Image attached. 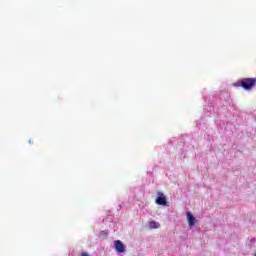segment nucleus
Wrapping results in <instances>:
<instances>
[{
    "mask_svg": "<svg viewBox=\"0 0 256 256\" xmlns=\"http://www.w3.org/2000/svg\"><path fill=\"white\" fill-rule=\"evenodd\" d=\"M256 86V78H244L240 82V87H243L246 91L253 89Z\"/></svg>",
    "mask_w": 256,
    "mask_h": 256,
    "instance_id": "nucleus-1",
    "label": "nucleus"
},
{
    "mask_svg": "<svg viewBox=\"0 0 256 256\" xmlns=\"http://www.w3.org/2000/svg\"><path fill=\"white\" fill-rule=\"evenodd\" d=\"M114 249L117 253H125V244L121 240L114 241Z\"/></svg>",
    "mask_w": 256,
    "mask_h": 256,
    "instance_id": "nucleus-2",
    "label": "nucleus"
},
{
    "mask_svg": "<svg viewBox=\"0 0 256 256\" xmlns=\"http://www.w3.org/2000/svg\"><path fill=\"white\" fill-rule=\"evenodd\" d=\"M156 203H157V205H167V198H165L164 194H160L156 198Z\"/></svg>",
    "mask_w": 256,
    "mask_h": 256,
    "instance_id": "nucleus-3",
    "label": "nucleus"
},
{
    "mask_svg": "<svg viewBox=\"0 0 256 256\" xmlns=\"http://www.w3.org/2000/svg\"><path fill=\"white\" fill-rule=\"evenodd\" d=\"M187 218H188V224L190 225V227H193V225H195V216L192 215L191 213H188Z\"/></svg>",
    "mask_w": 256,
    "mask_h": 256,
    "instance_id": "nucleus-4",
    "label": "nucleus"
},
{
    "mask_svg": "<svg viewBox=\"0 0 256 256\" xmlns=\"http://www.w3.org/2000/svg\"><path fill=\"white\" fill-rule=\"evenodd\" d=\"M150 229H159L161 227V224L159 222L151 221L149 222Z\"/></svg>",
    "mask_w": 256,
    "mask_h": 256,
    "instance_id": "nucleus-5",
    "label": "nucleus"
},
{
    "mask_svg": "<svg viewBox=\"0 0 256 256\" xmlns=\"http://www.w3.org/2000/svg\"><path fill=\"white\" fill-rule=\"evenodd\" d=\"M81 256H89V254H87V252H83Z\"/></svg>",
    "mask_w": 256,
    "mask_h": 256,
    "instance_id": "nucleus-6",
    "label": "nucleus"
}]
</instances>
